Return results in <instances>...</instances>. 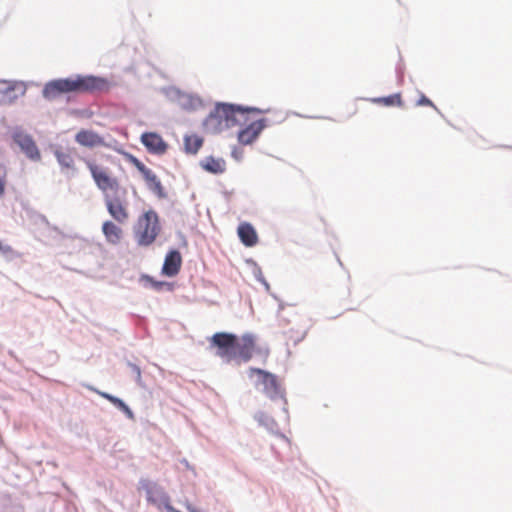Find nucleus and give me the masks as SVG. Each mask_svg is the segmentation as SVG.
Listing matches in <instances>:
<instances>
[{
    "instance_id": "obj_1",
    "label": "nucleus",
    "mask_w": 512,
    "mask_h": 512,
    "mask_svg": "<svg viewBox=\"0 0 512 512\" xmlns=\"http://www.w3.org/2000/svg\"><path fill=\"white\" fill-rule=\"evenodd\" d=\"M109 88V81L104 77L76 74L48 81L43 87L42 96L53 101L64 94L104 92Z\"/></svg>"
},
{
    "instance_id": "obj_2",
    "label": "nucleus",
    "mask_w": 512,
    "mask_h": 512,
    "mask_svg": "<svg viewBox=\"0 0 512 512\" xmlns=\"http://www.w3.org/2000/svg\"><path fill=\"white\" fill-rule=\"evenodd\" d=\"M254 346V336L249 333L244 334L241 340L237 335L226 332H217L210 338V348L215 349V356L225 364L232 361L247 363L252 358Z\"/></svg>"
},
{
    "instance_id": "obj_3",
    "label": "nucleus",
    "mask_w": 512,
    "mask_h": 512,
    "mask_svg": "<svg viewBox=\"0 0 512 512\" xmlns=\"http://www.w3.org/2000/svg\"><path fill=\"white\" fill-rule=\"evenodd\" d=\"M250 112L263 113L256 107H245L237 104L219 102L203 121L206 133L219 134L224 129L244 125L248 121Z\"/></svg>"
},
{
    "instance_id": "obj_4",
    "label": "nucleus",
    "mask_w": 512,
    "mask_h": 512,
    "mask_svg": "<svg viewBox=\"0 0 512 512\" xmlns=\"http://www.w3.org/2000/svg\"><path fill=\"white\" fill-rule=\"evenodd\" d=\"M254 374L257 376L254 383L256 389L272 401L283 400V411L287 414L286 392L278 376L261 368L250 367L248 376L252 378Z\"/></svg>"
},
{
    "instance_id": "obj_5",
    "label": "nucleus",
    "mask_w": 512,
    "mask_h": 512,
    "mask_svg": "<svg viewBox=\"0 0 512 512\" xmlns=\"http://www.w3.org/2000/svg\"><path fill=\"white\" fill-rule=\"evenodd\" d=\"M161 231L159 216L156 211L150 209L144 212L134 226V234L139 246L151 245Z\"/></svg>"
},
{
    "instance_id": "obj_6",
    "label": "nucleus",
    "mask_w": 512,
    "mask_h": 512,
    "mask_svg": "<svg viewBox=\"0 0 512 512\" xmlns=\"http://www.w3.org/2000/svg\"><path fill=\"white\" fill-rule=\"evenodd\" d=\"M9 133L12 141L19 146L28 159L31 161H39L41 159L36 142L30 134L25 132L22 126L9 127Z\"/></svg>"
},
{
    "instance_id": "obj_7",
    "label": "nucleus",
    "mask_w": 512,
    "mask_h": 512,
    "mask_svg": "<svg viewBox=\"0 0 512 512\" xmlns=\"http://www.w3.org/2000/svg\"><path fill=\"white\" fill-rule=\"evenodd\" d=\"M86 164L97 188L103 192L104 196L122 190L118 180L109 176L103 168L91 161H87Z\"/></svg>"
},
{
    "instance_id": "obj_8",
    "label": "nucleus",
    "mask_w": 512,
    "mask_h": 512,
    "mask_svg": "<svg viewBox=\"0 0 512 512\" xmlns=\"http://www.w3.org/2000/svg\"><path fill=\"white\" fill-rule=\"evenodd\" d=\"M139 489L145 491L147 502L156 506L158 509H161L162 504L169 499V495L165 489L155 481L141 478L139 480Z\"/></svg>"
},
{
    "instance_id": "obj_9",
    "label": "nucleus",
    "mask_w": 512,
    "mask_h": 512,
    "mask_svg": "<svg viewBox=\"0 0 512 512\" xmlns=\"http://www.w3.org/2000/svg\"><path fill=\"white\" fill-rule=\"evenodd\" d=\"M126 190L122 189L111 195H105L104 202L106 208L113 219L119 223H123L128 218V213L124 206V198Z\"/></svg>"
},
{
    "instance_id": "obj_10",
    "label": "nucleus",
    "mask_w": 512,
    "mask_h": 512,
    "mask_svg": "<svg viewBox=\"0 0 512 512\" xmlns=\"http://www.w3.org/2000/svg\"><path fill=\"white\" fill-rule=\"evenodd\" d=\"M26 92V86L21 81H0V104L10 105Z\"/></svg>"
},
{
    "instance_id": "obj_11",
    "label": "nucleus",
    "mask_w": 512,
    "mask_h": 512,
    "mask_svg": "<svg viewBox=\"0 0 512 512\" xmlns=\"http://www.w3.org/2000/svg\"><path fill=\"white\" fill-rule=\"evenodd\" d=\"M141 143L149 153L162 155L167 151L168 144L155 132H145L141 135Z\"/></svg>"
},
{
    "instance_id": "obj_12",
    "label": "nucleus",
    "mask_w": 512,
    "mask_h": 512,
    "mask_svg": "<svg viewBox=\"0 0 512 512\" xmlns=\"http://www.w3.org/2000/svg\"><path fill=\"white\" fill-rule=\"evenodd\" d=\"M166 95L172 99L176 100L179 105L185 110H194L200 104L201 100L199 97L182 93L179 89L175 87H170L166 90Z\"/></svg>"
},
{
    "instance_id": "obj_13",
    "label": "nucleus",
    "mask_w": 512,
    "mask_h": 512,
    "mask_svg": "<svg viewBox=\"0 0 512 512\" xmlns=\"http://www.w3.org/2000/svg\"><path fill=\"white\" fill-rule=\"evenodd\" d=\"M182 265V256L179 250L171 249L165 256L162 274L167 277L176 276Z\"/></svg>"
},
{
    "instance_id": "obj_14",
    "label": "nucleus",
    "mask_w": 512,
    "mask_h": 512,
    "mask_svg": "<svg viewBox=\"0 0 512 512\" xmlns=\"http://www.w3.org/2000/svg\"><path fill=\"white\" fill-rule=\"evenodd\" d=\"M75 140L78 144L89 148L97 146H109L105 143L104 139L99 134L92 130H80L76 134Z\"/></svg>"
},
{
    "instance_id": "obj_15",
    "label": "nucleus",
    "mask_w": 512,
    "mask_h": 512,
    "mask_svg": "<svg viewBox=\"0 0 512 512\" xmlns=\"http://www.w3.org/2000/svg\"><path fill=\"white\" fill-rule=\"evenodd\" d=\"M141 175L146 182L148 190H150L160 199L167 198V192L165 191L160 179L151 169L147 168Z\"/></svg>"
},
{
    "instance_id": "obj_16",
    "label": "nucleus",
    "mask_w": 512,
    "mask_h": 512,
    "mask_svg": "<svg viewBox=\"0 0 512 512\" xmlns=\"http://www.w3.org/2000/svg\"><path fill=\"white\" fill-rule=\"evenodd\" d=\"M199 165L206 172L213 175L223 174L226 171L225 160L223 158H215L211 155L203 158Z\"/></svg>"
},
{
    "instance_id": "obj_17",
    "label": "nucleus",
    "mask_w": 512,
    "mask_h": 512,
    "mask_svg": "<svg viewBox=\"0 0 512 512\" xmlns=\"http://www.w3.org/2000/svg\"><path fill=\"white\" fill-rule=\"evenodd\" d=\"M238 236L247 247L256 245L258 241L256 230L250 223H242L238 226Z\"/></svg>"
},
{
    "instance_id": "obj_18",
    "label": "nucleus",
    "mask_w": 512,
    "mask_h": 512,
    "mask_svg": "<svg viewBox=\"0 0 512 512\" xmlns=\"http://www.w3.org/2000/svg\"><path fill=\"white\" fill-rule=\"evenodd\" d=\"M254 419L259 425L265 427L270 433L285 438V435L280 433L277 422L268 414L262 411H258L254 415Z\"/></svg>"
},
{
    "instance_id": "obj_19",
    "label": "nucleus",
    "mask_w": 512,
    "mask_h": 512,
    "mask_svg": "<svg viewBox=\"0 0 512 512\" xmlns=\"http://www.w3.org/2000/svg\"><path fill=\"white\" fill-rule=\"evenodd\" d=\"M102 232L110 244H118L122 238V229L112 221H105L103 223Z\"/></svg>"
},
{
    "instance_id": "obj_20",
    "label": "nucleus",
    "mask_w": 512,
    "mask_h": 512,
    "mask_svg": "<svg viewBox=\"0 0 512 512\" xmlns=\"http://www.w3.org/2000/svg\"><path fill=\"white\" fill-rule=\"evenodd\" d=\"M203 145V138L193 135H185L184 137V150L187 154L195 155Z\"/></svg>"
},
{
    "instance_id": "obj_21",
    "label": "nucleus",
    "mask_w": 512,
    "mask_h": 512,
    "mask_svg": "<svg viewBox=\"0 0 512 512\" xmlns=\"http://www.w3.org/2000/svg\"><path fill=\"white\" fill-rule=\"evenodd\" d=\"M141 281L144 282L145 287H150L156 291H161L163 287H166L170 291L173 289V285L171 283L165 281H156L149 275H143L141 277Z\"/></svg>"
},
{
    "instance_id": "obj_22",
    "label": "nucleus",
    "mask_w": 512,
    "mask_h": 512,
    "mask_svg": "<svg viewBox=\"0 0 512 512\" xmlns=\"http://www.w3.org/2000/svg\"><path fill=\"white\" fill-rule=\"evenodd\" d=\"M54 156L62 168H73L74 160L68 152L63 151L60 148H56L54 150Z\"/></svg>"
},
{
    "instance_id": "obj_23",
    "label": "nucleus",
    "mask_w": 512,
    "mask_h": 512,
    "mask_svg": "<svg viewBox=\"0 0 512 512\" xmlns=\"http://www.w3.org/2000/svg\"><path fill=\"white\" fill-rule=\"evenodd\" d=\"M374 103H381L385 106H401L402 99L400 93H395L386 97H378L372 99Z\"/></svg>"
},
{
    "instance_id": "obj_24",
    "label": "nucleus",
    "mask_w": 512,
    "mask_h": 512,
    "mask_svg": "<svg viewBox=\"0 0 512 512\" xmlns=\"http://www.w3.org/2000/svg\"><path fill=\"white\" fill-rule=\"evenodd\" d=\"M267 122L266 118H261L250 123L244 129H249L252 132V138H258L263 129L267 127Z\"/></svg>"
},
{
    "instance_id": "obj_25",
    "label": "nucleus",
    "mask_w": 512,
    "mask_h": 512,
    "mask_svg": "<svg viewBox=\"0 0 512 512\" xmlns=\"http://www.w3.org/2000/svg\"><path fill=\"white\" fill-rule=\"evenodd\" d=\"M113 405L118 409L120 410L121 412H123L125 414V416L130 419V420H135V414L134 412L131 410V408L120 398H116L114 401H113Z\"/></svg>"
},
{
    "instance_id": "obj_26",
    "label": "nucleus",
    "mask_w": 512,
    "mask_h": 512,
    "mask_svg": "<svg viewBox=\"0 0 512 512\" xmlns=\"http://www.w3.org/2000/svg\"><path fill=\"white\" fill-rule=\"evenodd\" d=\"M238 141L243 145L252 144L257 138H252V132L249 129H240L238 132Z\"/></svg>"
},
{
    "instance_id": "obj_27",
    "label": "nucleus",
    "mask_w": 512,
    "mask_h": 512,
    "mask_svg": "<svg viewBox=\"0 0 512 512\" xmlns=\"http://www.w3.org/2000/svg\"><path fill=\"white\" fill-rule=\"evenodd\" d=\"M127 366L131 369V372L135 375V381L141 385L142 384V376H141V368L138 364L131 362L130 360L126 361Z\"/></svg>"
},
{
    "instance_id": "obj_28",
    "label": "nucleus",
    "mask_w": 512,
    "mask_h": 512,
    "mask_svg": "<svg viewBox=\"0 0 512 512\" xmlns=\"http://www.w3.org/2000/svg\"><path fill=\"white\" fill-rule=\"evenodd\" d=\"M128 161L141 173L143 174L144 171L148 168L146 167L137 157H135L132 154H126Z\"/></svg>"
},
{
    "instance_id": "obj_29",
    "label": "nucleus",
    "mask_w": 512,
    "mask_h": 512,
    "mask_svg": "<svg viewBox=\"0 0 512 512\" xmlns=\"http://www.w3.org/2000/svg\"><path fill=\"white\" fill-rule=\"evenodd\" d=\"M0 255L11 260L14 257V250L10 245L4 244L0 241Z\"/></svg>"
},
{
    "instance_id": "obj_30",
    "label": "nucleus",
    "mask_w": 512,
    "mask_h": 512,
    "mask_svg": "<svg viewBox=\"0 0 512 512\" xmlns=\"http://www.w3.org/2000/svg\"><path fill=\"white\" fill-rule=\"evenodd\" d=\"M395 72H396L398 83L402 84L403 79H404L405 64L401 58L396 65Z\"/></svg>"
},
{
    "instance_id": "obj_31",
    "label": "nucleus",
    "mask_w": 512,
    "mask_h": 512,
    "mask_svg": "<svg viewBox=\"0 0 512 512\" xmlns=\"http://www.w3.org/2000/svg\"><path fill=\"white\" fill-rule=\"evenodd\" d=\"M416 105L417 106H430V107H433L438 113H440V111L435 106V104L424 94H421L420 98L417 100Z\"/></svg>"
},
{
    "instance_id": "obj_32",
    "label": "nucleus",
    "mask_w": 512,
    "mask_h": 512,
    "mask_svg": "<svg viewBox=\"0 0 512 512\" xmlns=\"http://www.w3.org/2000/svg\"><path fill=\"white\" fill-rule=\"evenodd\" d=\"M253 275L257 281L264 282L265 277L263 276L261 268L254 262Z\"/></svg>"
},
{
    "instance_id": "obj_33",
    "label": "nucleus",
    "mask_w": 512,
    "mask_h": 512,
    "mask_svg": "<svg viewBox=\"0 0 512 512\" xmlns=\"http://www.w3.org/2000/svg\"><path fill=\"white\" fill-rule=\"evenodd\" d=\"M89 389L95 391L96 393H98L103 398L107 399L112 404H113V401L117 398L116 396H114L112 394H109V393H106V392H100V391H98L96 389H93L92 387H89Z\"/></svg>"
},
{
    "instance_id": "obj_34",
    "label": "nucleus",
    "mask_w": 512,
    "mask_h": 512,
    "mask_svg": "<svg viewBox=\"0 0 512 512\" xmlns=\"http://www.w3.org/2000/svg\"><path fill=\"white\" fill-rule=\"evenodd\" d=\"M39 218H40V221H41L43 224H45L46 226H49V225H50L49 220L47 219V217H46L45 215H42V214H41V215L39 216Z\"/></svg>"
},
{
    "instance_id": "obj_35",
    "label": "nucleus",
    "mask_w": 512,
    "mask_h": 512,
    "mask_svg": "<svg viewBox=\"0 0 512 512\" xmlns=\"http://www.w3.org/2000/svg\"><path fill=\"white\" fill-rule=\"evenodd\" d=\"M186 508L189 512H192L193 510H198V508H196L195 506L191 505V504H187L186 505Z\"/></svg>"
},
{
    "instance_id": "obj_36",
    "label": "nucleus",
    "mask_w": 512,
    "mask_h": 512,
    "mask_svg": "<svg viewBox=\"0 0 512 512\" xmlns=\"http://www.w3.org/2000/svg\"><path fill=\"white\" fill-rule=\"evenodd\" d=\"M4 194V182L0 179V196Z\"/></svg>"
},
{
    "instance_id": "obj_37",
    "label": "nucleus",
    "mask_w": 512,
    "mask_h": 512,
    "mask_svg": "<svg viewBox=\"0 0 512 512\" xmlns=\"http://www.w3.org/2000/svg\"><path fill=\"white\" fill-rule=\"evenodd\" d=\"M261 284L264 285L266 291L270 290V284L266 281V279L264 280V282H261Z\"/></svg>"
},
{
    "instance_id": "obj_38",
    "label": "nucleus",
    "mask_w": 512,
    "mask_h": 512,
    "mask_svg": "<svg viewBox=\"0 0 512 512\" xmlns=\"http://www.w3.org/2000/svg\"><path fill=\"white\" fill-rule=\"evenodd\" d=\"M232 156H233L234 158L238 159V153H237V151H236V150H233V151H232Z\"/></svg>"
},
{
    "instance_id": "obj_39",
    "label": "nucleus",
    "mask_w": 512,
    "mask_h": 512,
    "mask_svg": "<svg viewBox=\"0 0 512 512\" xmlns=\"http://www.w3.org/2000/svg\"><path fill=\"white\" fill-rule=\"evenodd\" d=\"M181 462H182L186 467H188V468H189V463H188V461H187L186 459H183Z\"/></svg>"
},
{
    "instance_id": "obj_40",
    "label": "nucleus",
    "mask_w": 512,
    "mask_h": 512,
    "mask_svg": "<svg viewBox=\"0 0 512 512\" xmlns=\"http://www.w3.org/2000/svg\"><path fill=\"white\" fill-rule=\"evenodd\" d=\"M284 308V305L282 303L279 304V311Z\"/></svg>"
},
{
    "instance_id": "obj_41",
    "label": "nucleus",
    "mask_w": 512,
    "mask_h": 512,
    "mask_svg": "<svg viewBox=\"0 0 512 512\" xmlns=\"http://www.w3.org/2000/svg\"><path fill=\"white\" fill-rule=\"evenodd\" d=\"M192 512H203V511H201L200 509H198V510H193Z\"/></svg>"
}]
</instances>
